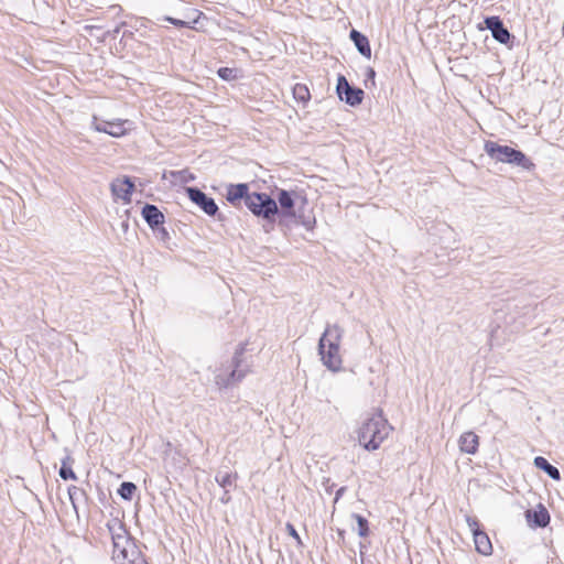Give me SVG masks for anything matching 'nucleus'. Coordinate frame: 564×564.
Segmentation results:
<instances>
[{
  "label": "nucleus",
  "mask_w": 564,
  "mask_h": 564,
  "mask_svg": "<svg viewBox=\"0 0 564 564\" xmlns=\"http://www.w3.org/2000/svg\"><path fill=\"white\" fill-rule=\"evenodd\" d=\"M349 36H350V40L354 42L358 52L362 56L370 58L371 57V47L369 44V40L357 30H351Z\"/></svg>",
  "instance_id": "obj_16"
},
{
  "label": "nucleus",
  "mask_w": 564,
  "mask_h": 564,
  "mask_svg": "<svg viewBox=\"0 0 564 564\" xmlns=\"http://www.w3.org/2000/svg\"><path fill=\"white\" fill-rule=\"evenodd\" d=\"M187 180H194V176L191 174L189 176H187Z\"/></svg>",
  "instance_id": "obj_35"
},
{
  "label": "nucleus",
  "mask_w": 564,
  "mask_h": 564,
  "mask_svg": "<svg viewBox=\"0 0 564 564\" xmlns=\"http://www.w3.org/2000/svg\"><path fill=\"white\" fill-rule=\"evenodd\" d=\"M534 466L539 469H542L543 471L546 473V475L554 479V480H560L561 479V474H560V470L551 465L546 458L542 457V456H538L534 458Z\"/></svg>",
  "instance_id": "obj_19"
},
{
  "label": "nucleus",
  "mask_w": 564,
  "mask_h": 564,
  "mask_svg": "<svg viewBox=\"0 0 564 564\" xmlns=\"http://www.w3.org/2000/svg\"><path fill=\"white\" fill-rule=\"evenodd\" d=\"M220 501L223 503H228L230 501V496H229V492L228 490H225L223 497L220 498Z\"/></svg>",
  "instance_id": "obj_30"
},
{
  "label": "nucleus",
  "mask_w": 564,
  "mask_h": 564,
  "mask_svg": "<svg viewBox=\"0 0 564 564\" xmlns=\"http://www.w3.org/2000/svg\"><path fill=\"white\" fill-rule=\"evenodd\" d=\"M133 187L134 185L129 177L116 178L110 184L115 198L122 199L126 203L130 202Z\"/></svg>",
  "instance_id": "obj_13"
},
{
  "label": "nucleus",
  "mask_w": 564,
  "mask_h": 564,
  "mask_svg": "<svg viewBox=\"0 0 564 564\" xmlns=\"http://www.w3.org/2000/svg\"><path fill=\"white\" fill-rule=\"evenodd\" d=\"M185 192L188 198L196 204L208 216H215L218 212V206L212 197H208L203 191L197 187H186Z\"/></svg>",
  "instance_id": "obj_9"
},
{
  "label": "nucleus",
  "mask_w": 564,
  "mask_h": 564,
  "mask_svg": "<svg viewBox=\"0 0 564 564\" xmlns=\"http://www.w3.org/2000/svg\"><path fill=\"white\" fill-rule=\"evenodd\" d=\"M286 529H288L289 534L291 536H293L294 539H296L299 543H301L300 535H299L297 531L295 530V528L292 524L288 523Z\"/></svg>",
  "instance_id": "obj_28"
},
{
  "label": "nucleus",
  "mask_w": 564,
  "mask_h": 564,
  "mask_svg": "<svg viewBox=\"0 0 564 564\" xmlns=\"http://www.w3.org/2000/svg\"><path fill=\"white\" fill-rule=\"evenodd\" d=\"M336 91L340 100H344L347 105L355 107L362 102L364 90L349 85L345 76L340 75L337 79Z\"/></svg>",
  "instance_id": "obj_7"
},
{
  "label": "nucleus",
  "mask_w": 564,
  "mask_h": 564,
  "mask_svg": "<svg viewBox=\"0 0 564 564\" xmlns=\"http://www.w3.org/2000/svg\"><path fill=\"white\" fill-rule=\"evenodd\" d=\"M392 426L383 416L381 411H377L367 417L357 431L358 442L367 451H376L381 443L389 436Z\"/></svg>",
  "instance_id": "obj_3"
},
{
  "label": "nucleus",
  "mask_w": 564,
  "mask_h": 564,
  "mask_svg": "<svg viewBox=\"0 0 564 564\" xmlns=\"http://www.w3.org/2000/svg\"><path fill=\"white\" fill-rule=\"evenodd\" d=\"M142 216L151 228H158L164 223V215L155 205L147 204L142 208Z\"/></svg>",
  "instance_id": "obj_15"
},
{
  "label": "nucleus",
  "mask_w": 564,
  "mask_h": 564,
  "mask_svg": "<svg viewBox=\"0 0 564 564\" xmlns=\"http://www.w3.org/2000/svg\"><path fill=\"white\" fill-rule=\"evenodd\" d=\"M164 20L170 22V23H172L173 25H175L177 28L195 29L194 24L197 23V20H194L192 22H187V21H183V20L175 19V18H172V17H165Z\"/></svg>",
  "instance_id": "obj_26"
},
{
  "label": "nucleus",
  "mask_w": 564,
  "mask_h": 564,
  "mask_svg": "<svg viewBox=\"0 0 564 564\" xmlns=\"http://www.w3.org/2000/svg\"><path fill=\"white\" fill-rule=\"evenodd\" d=\"M128 226H129V225H128V221H123V223H122V229H123V230H127V229H128Z\"/></svg>",
  "instance_id": "obj_33"
},
{
  "label": "nucleus",
  "mask_w": 564,
  "mask_h": 564,
  "mask_svg": "<svg viewBox=\"0 0 564 564\" xmlns=\"http://www.w3.org/2000/svg\"><path fill=\"white\" fill-rule=\"evenodd\" d=\"M466 522L473 533L476 551L482 555H490L492 552L490 539L486 532L480 530L478 520L466 516Z\"/></svg>",
  "instance_id": "obj_8"
},
{
  "label": "nucleus",
  "mask_w": 564,
  "mask_h": 564,
  "mask_svg": "<svg viewBox=\"0 0 564 564\" xmlns=\"http://www.w3.org/2000/svg\"><path fill=\"white\" fill-rule=\"evenodd\" d=\"M218 75L219 77H221L223 79H226V80H229V79H232L236 77L235 75V70L232 68H229V67H223L218 70Z\"/></svg>",
  "instance_id": "obj_27"
},
{
  "label": "nucleus",
  "mask_w": 564,
  "mask_h": 564,
  "mask_svg": "<svg viewBox=\"0 0 564 564\" xmlns=\"http://www.w3.org/2000/svg\"><path fill=\"white\" fill-rule=\"evenodd\" d=\"M236 479H237V474L232 475L227 471H218L215 476V480L224 489H227L228 487H232Z\"/></svg>",
  "instance_id": "obj_21"
},
{
  "label": "nucleus",
  "mask_w": 564,
  "mask_h": 564,
  "mask_svg": "<svg viewBox=\"0 0 564 564\" xmlns=\"http://www.w3.org/2000/svg\"><path fill=\"white\" fill-rule=\"evenodd\" d=\"M135 491L137 486L130 481L122 482L118 489L119 496L124 500H131Z\"/></svg>",
  "instance_id": "obj_22"
},
{
  "label": "nucleus",
  "mask_w": 564,
  "mask_h": 564,
  "mask_svg": "<svg viewBox=\"0 0 564 564\" xmlns=\"http://www.w3.org/2000/svg\"><path fill=\"white\" fill-rule=\"evenodd\" d=\"M485 24L491 31L492 37L501 44H507L510 41L511 34L505 28L499 17H488L485 19Z\"/></svg>",
  "instance_id": "obj_11"
},
{
  "label": "nucleus",
  "mask_w": 564,
  "mask_h": 564,
  "mask_svg": "<svg viewBox=\"0 0 564 564\" xmlns=\"http://www.w3.org/2000/svg\"><path fill=\"white\" fill-rule=\"evenodd\" d=\"M485 151L491 159L499 162L513 164L528 171L534 167L533 162L528 159L523 152L508 145H500L496 142L487 141L485 143Z\"/></svg>",
  "instance_id": "obj_5"
},
{
  "label": "nucleus",
  "mask_w": 564,
  "mask_h": 564,
  "mask_svg": "<svg viewBox=\"0 0 564 564\" xmlns=\"http://www.w3.org/2000/svg\"><path fill=\"white\" fill-rule=\"evenodd\" d=\"M278 202L281 207V212L278 213L282 221L292 219L295 224L302 225L305 229L312 230L316 224V219L313 215L312 209L307 207L306 198L293 195L284 189L278 193Z\"/></svg>",
  "instance_id": "obj_1"
},
{
  "label": "nucleus",
  "mask_w": 564,
  "mask_h": 564,
  "mask_svg": "<svg viewBox=\"0 0 564 564\" xmlns=\"http://www.w3.org/2000/svg\"><path fill=\"white\" fill-rule=\"evenodd\" d=\"M525 519L530 527L545 528L550 523V513L543 505H538L534 510L525 511Z\"/></svg>",
  "instance_id": "obj_14"
},
{
  "label": "nucleus",
  "mask_w": 564,
  "mask_h": 564,
  "mask_svg": "<svg viewBox=\"0 0 564 564\" xmlns=\"http://www.w3.org/2000/svg\"><path fill=\"white\" fill-rule=\"evenodd\" d=\"M109 533L112 540V556L115 553L124 550L126 546H129L131 541L128 538V534L123 528V525L118 521L113 520L111 523L107 524Z\"/></svg>",
  "instance_id": "obj_10"
},
{
  "label": "nucleus",
  "mask_w": 564,
  "mask_h": 564,
  "mask_svg": "<svg viewBox=\"0 0 564 564\" xmlns=\"http://www.w3.org/2000/svg\"><path fill=\"white\" fill-rule=\"evenodd\" d=\"M459 448L466 454H475L478 449L479 437L474 432H465L459 437Z\"/></svg>",
  "instance_id": "obj_17"
},
{
  "label": "nucleus",
  "mask_w": 564,
  "mask_h": 564,
  "mask_svg": "<svg viewBox=\"0 0 564 564\" xmlns=\"http://www.w3.org/2000/svg\"><path fill=\"white\" fill-rule=\"evenodd\" d=\"M126 120H116V121H101L98 122L97 118L94 117L93 127L98 132L108 133L111 137L119 138L126 134L127 129L124 127Z\"/></svg>",
  "instance_id": "obj_12"
},
{
  "label": "nucleus",
  "mask_w": 564,
  "mask_h": 564,
  "mask_svg": "<svg viewBox=\"0 0 564 564\" xmlns=\"http://www.w3.org/2000/svg\"><path fill=\"white\" fill-rule=\"evenodd\" d=\"M129 564H148V563L145 562V560L139 553L135 557L131 558Z\"/></svg>",
  "instance_id": "obj_29"
},
{
  "label": "nucleus",
  "mask_w": 564,
  "mask_h": 564,
  "mask_svg": "<svg viewBox=\"0 0 564 564\" xmlns=\"http://www.w3.org/2000/svg\"><path fill=\"white\" fill-rule=\"evenodd\" d=\"M344 488H340L336 494V500H338L339 495H343Z\"/></svg>",
  "instance_id": "obj_32"
},
{
  "label": "nucleus",
  "mask_w": 564,
  "mask_h": 564,
  "mask_svg": "<svg viewBox=\"0 0 564 564\" xmlns=\"http://www.w3.org/2000/svg\"><path fill=\"white\" fill-rule=\"evenodd\" d=\"M139 554L138 550L131 542L129 546H126L124 550H121L112 556V560L118 564H129L131 558L135 557Z\"/></svg>",
  "instance_id": "obj_20"
},
{
  "label": "nucleus",
  "mask_w": 564,
  "mask_h": 564,
  "mask_svg": "<svg viewBox=\"0 0 564 564\" xmlns=\"http://www.w3.org/2000/svg\"><path fill=\"white\" fill-rule=\"evenodd\" d=\"M369 77H371V78L375 77V70L372 68H369Z\"/></svg>",
  "instance_id": "obj_31"
},
{
  "label": "nucleus",
  "mask_w": 564,
  "mask_h": 564,
  "mask_svg": "<svg viewBox=\"0 0 564 564\" xmlns=\"http://www.w3.org/2000/svg\"><path fill=\"white\" fill-rule=\"evenodd\" d=\"M246 206L257 216L272 220L278 215V204L265 193H251L246 197Z\"/></svg>",
  "instance_id": "obj_6"
},
{
  "label": "nucleus",
  "mask_w": 564,
  "mask_h": 564,
  "mask_svg": "<svg viewBox=\"0 0 564 564\" xmlns=\"http://www.w3.org/2000/svg\"><path fill=\"white\" fill-rule=\"evenodd\" d=\"M352 518L356 520L358 524V535L361 538H366L369 534L368 521L360 514L354 513Z\"/></svg>",
  "instance_id": "obj_25"
},
{
  "label": "nucleus",
  "mask_w": 564,
  "mask_h": 564,
  "mask_svg": "<svg viewBox=\"0 0 564 564\" xmlns=\"http://www.w3.org/2000/svg\"><path fill=\"white\" fill-rule=\"evenodd\" d=\"M344 328L338 324H327L318 340V355L322 364L332 372H338L343 368L340 356V343Z\"/></svg>",
  "instance_id": "obj_2"
},
{
  "label": "nucleus",
  "mask_w": 564,
  "mask_h": 564,
  "mask_svg": "<svg viewBox=\"0 0 564 564\" xmlns=\"http://www.w3.org/2000/svg\"><path fill=\"white\" fill-rule=\"evenodd\" d=\"M293 96L297 101L306 102L311 98V94L306 85L296 84L293 87Z\"/></svg>",
  "instance_id": "obj_23"
},
{
  "label": "nucleus",
  "mask_w": 564,
  "mask_h": 564,
  "mask_svg": "<svg viewBox=\"0 0 564 564\" xmlns=\"http://www.w3.org/2000/svg\"><path fill=\"white\" fill-rule=\"evenodd\" d=\"M70 460V457H66L64 460H63V464H62V467L59 468V477L64 480H68V479H76V475L75 473L73 471L72 467L68 466V462Z\"/></svg>",
  "instance_id": "obj_24"
},
{
  "label": "nucleus",
  "mask_w": 564,
  "mask_h": 564,
  "mask_svg": "<svg viewBox=\"0 0 564 564\" xmlns=\"http://www.w3.org/2000/svg\"><path fill=\"white\" fill-rule=\"evenodd\" d=\"M249 195L248 193V185L247 184H231L227 187V194H226V198L229 203L231 204H236L237 202H239L240 199H245L246 200V197Z\"/></svg>",
  "instance_id": "obj_18"
},
{
  "label": "nucleus",
  "mask_w": 564,
  "mask_h": 564,
  "mask_svg": "<svg viewBox=\"0 0 564 564\" xmlns=\"http://www.w3.org/2000/svg\"><path fill=\"white\" fill-rule=\"evenodd\" d=\"M245 346H240L231 361V366L226 369V373L221 371L215 376V383L219 389L241 381L250 372V364L243 358Z\"/></svg>",
  "instance_id": "obj_4"
},
{
  "label": "nucleus",
  "mask_w": 564,
  "mask_h": 564,
  "mask_svg": "<svg viewBox=\"0 0 564 564\" xmlns=\"http://www.w3.org/2000/svg\"><path fill=\"white\" fill-rule=\"evenodd\" d=\"M161 232H162V236H164V237L167 236V231L165 230V228H162Z\"/></svg>",
  "instance_id": "obj_34"
}]
</instances>
